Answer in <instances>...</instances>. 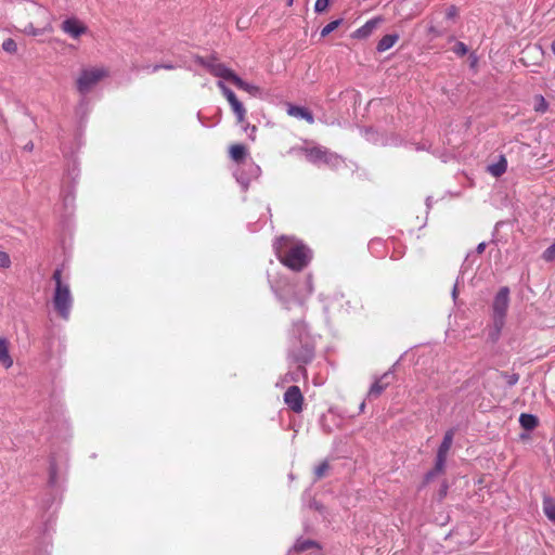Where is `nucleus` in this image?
<instances>
[{"instance_id":"1","label":"nucleus","mask_w":555,"mask_h":555,"mask_svg":"<svg viewBox=\"0 0 555 555\" xmlns=\"http://www.w3.org/2000/svg\"><path fill=\"white\" fill-rule=\"evenodd\" d=\"M280 261L294 271H300L310 261V250L299 241L282 236L274 243Z\"/></svg>"},{"instance_id":"2","label":"nucleus","mask_w":555,"mask_h":555,"mask_svg":"<svg viewBox=\"0 0 555 555\" xmlns=\"http://www.w3.org/2000/svg\"><path fill=\"white\" fill-rule=\"evenodd\" d=\"M52 279L55 282L53 294L54 308L64 320H67L73 306V296L69 284L62 281L61 269H56L54 271Z\"/></svg>"},{"instance_id":"3","label":"nucleus","mask_w":555,"mask_h":555,"mask_svg":"<svg viewBox=\"0 0 555 555\" xmlns=\"http://www.w3.org/2000/svg\"><path fill=\"white\" fill-rule=\"evenodd\" d=\"M302 151L306 155V158L314 165H327L330 167H337L341 163V159L337 154L328 151L323 146H307Z\"/></svg>"},{"instance_id":"4","label":"nucleus","mask_w":555,"mask_h":555,"mask_svg":"<svg viewBox=\"0 0 555 555\" xmlns=\"http://www.w3.org/2000/svg\"><path fill=\"white\" fill-rule=\"evenodd\" d=\"M108 76L105 67H90L81 70L77 79V89L80 93L89 92L98 82Z\"/></svg>"},{"instance_id":"5","label":"nucleus","mask_w":555,"mask_h":555,"mask_svg":"<svg viewBox=\"0 0 555 555\" xmlns=\"http://www.w3.org/2000/svg\"><path fill=\"white\" fill-rule=\"evenodd\" d=\"M509 289L502 287L494 297L492 310H493V323L498 331L504 325V319L508 309L509 304Z\"/></svg>"},{"instance_id":"6","label":"nucleus","mask_w":555,"mask_h":555,"mask_svg":"<svg viewBox=\"0 0 555 555\" xmlns=\"http://www.w3.org/2000/svg\"><path fill=\"white\" fill-rule=\"evenodd\" d=\"M33 8L36 10L37 13H39L46 17V22L42 23V27L41 26L35 27L33 24H28L24 28V33L27 35H30V36H38L43 33H51L53 30V28H52V24H51L50 13L47 11V9H44L43 7L37 5V4H33Z\"/></svg>"},{"instance_id":"7","label":"nucleus","mask_w":555,"mask_h":555,"mask_svg":"<svg viewBox=\"0 0 555 555\" xmlns=\"http://www.w3.org/2000/svg\"><path fill=\"white\" fill-rule=\"evenodd\" d=\"M61 28L73 39H78L88 31V27L76 17L65 20L62 23Z\"/></svg>"},{"instance_id":"8","label":"nucleus","mask_w":555,"mask_h":555,"mask_svg":"<svg viewBox=\"0 0 555 555\" xmlns=\"http://www.w3.org/2000/svg\"><path fill=\"white\" fill-rule=\"evenodd\" d=\"M207 69L216 77H220L225 80H230L233 83L237 79V75L222 63L217 62H203Z\"/></svg>"},{"instance_id":"9","label":"nucleus","mask_w":555,"mask_h":555,"mask_svg":"<svg viewBox=\"0 0 555 555\" xmlns=\"http://www.w3.org/2000/svg\"><path fill=\"white\" fill-rule=\"evenodd\" d=\"M284 401L294 412L302 410V395L297 386H291L284 393Z\"/></svg>"},{"instance_id":"10","label":"nucleus","mask_w":555,"mask_h":555,"mask_svg":"<svg viewBox=\"0 0 555 555\" xmlns=\"http://www.w3.org/2000/svg\"><path fill=\"white\" fill-rule=\"evenodd\" d=\"M243 166H245L248 170V173H249V177H245L244 176V172L243 171H240L236 173V177H237V181L244 186L246 188L249 183V180L253 179V178H258L259 175H260V167L258 165H256L254 162H246Z\"/></svg>"},{"instance_id":"11","label":"nucleus","mask_w":555,"mask_h":555,"mask_svg":"<svg viewBox=\"0 0 555 555\" xmlns=\"http://www.w3.org/2000/svg\"><path fill=\"white\" fill-rule=\"evenodd\" d=\"M229 154L232 160L237 164L244 165L248 151L243 144H233L230 146Z\"/></svg>"},{"instance_id":"12","label":"nucleus","mask_w":555,"mask_h":555,"mask_svg":"<svg viewBox=\"0 0 555 555\" xmlns=\"http://www.w3.org/2000/svg\"><path fill=\"white\" fill-rule=\"evenodd\" d=\"M9 340L0 337V364L5 369H10L13 365V359L9 352Z\"/></svg>"},{"instance_id":"13","label":"nucleus","mask_w":555,"mask_h":555,"mask_svg":"<svg viewBox=\"0 0 555 555\" xmlns=\"http://www.w3.org/2000/svg\"><path fill=\"white\" fill-rule=\"evenodd\" d=\"M288 115L307 120L309 124L314 122L312 114L301 106L289 105L287 108Z\"/></svg>"},{"instance_id":"14","label":"nucleus","mask_w":555,"mask_h":555,"mask_svg":"<svg viewBox=\"0 0 555 555\" xmlns=\"http://www.w3.org/2000/svg\"><path fill=\"white\" fill-rule=\"evenodd\" d=\"M382 22L380 17L372 18L367 21L362 27H360L356 31V36L359 38H364L371 35V33L377 27V25Z\"/></svg>"},{"instance_id":"15","label":"nucleus","mask_w":555,"mask_h":555,"mask_svg":"<svg viewBox=\"0 0 555 555\" xmlns=\"http://www.w3.org/2000/svg\"><path fill=\"white\" fill-rule=\"evenodd\" d=\"M507 168V162L504 156H500L499 160L494 164H491L487 167L489 173L493 177L498 178L502 176Z\"/></svg>"},{"instance_id":"16","label":"nucleus","mask_w":555,"mask_h":555,"mask_svg":"<svg viewBox=\"0 0 555 555\" xmlns=\"http://www.w3.org/2000/svg\"><path fill=\"white\" fill-rule=\"evenodd\" d=\"M390 373H385L379 379H377L370 388L369 396L377 397L388 386L389 382L385 380L389 377Z\"/></svg>"},{"instance_id":"17","label":"nucleus","mask_w":555,"mask_h":555,"mask_svg":"<svg viewBox=\"0 0 555 555\" xmlns=\"http://www.w3.org/2000/svg\"><path fill=\"white\" fill-rule=\"evenodd\" d=\"M233 113L236 115L237 122L243 125L245 122L246 109L244 105L236 99L229 103Z\"/></svg>"},{"instance_id":"18","label":"nucleus","mask_w":555,"mask_h":555,"mask_svg":"<svg viewBox=\"0 0 555 555\" xmlns=\"http://www.w3.org/2000/svg\"><path fill=\"white\" fill-rule=\"evenodd\" d=\"M453 430H448L443 437V440L438 449V453L440 455L448 456V453L451 449L452 442H453Z\"/></svg>"},{"instance_id":"19","label":"nucleus","mask_w":555,"mask_h":555,"mask_svg":"<svg viewBox=\"0 0 555 555\" xmlns=\"http://www.w3.org/2000/svg\"><path fill=\"white\" fill-rule=\"evenodd\" d=\"M398 36L397 35H386L384 36L378 44H377V50L379 52H385L387 50H389L390 48H392L395 46V43L397 42L398 40Z\"/></svg>"},{"instance_id":"20","label":"nucleus","mask_w":555,"mask_h":555,"mask_svg":"<svg viewBox=\"0 0 555 555\" xmlns=\"http://www.w3.org/2000/svg\"><path fill=\"white\" fill-rule=\"evenodd\" d=\"M519 423H520L522 428H525L527 430H531V429L537 427L538 418L534 415H532V414L522 413L519 416Z\"/></svg>"},{"instance_id":"21","label":"nucleus","mask_w":555,"mask_h":555,"mask_svg":"<svg viewBox=\"0 0 555 555\" xmlns=\"http://www.w3.org/2000/svg\"><path fill=\"white\" fill-rule=\"evenodd\" d=\"M234 85L237 88L248 92L251 95H258L260 93V89L257 86L247 83L243 79H241L240 77H237V79H235Z\"/></svg>"},{"instance_id":"22","label":"nucleus","mask_w":555,"mask_h":555,"mask_svg":"<svg viewBox=\"0 0 555 555\" xmlns=\"http://www.w3.org/2000/svg\"><path fill=\"white\" fill-rule=\"evenodd\" d=\"M543 511L550 520L555 521V500L545 498L543 501Z\"/></svg>"},{"instance_id":"23","label":"nucleus","mask_w":555,"mask_h":555,"mask_svg":"<svg viewBox=\"0 0 555 555\" xmlns=\"http://www.w3.org/2000/svg\"><path fill=\"white\" fill-rule=\"evenodd\" d=\"M446 461H447V456L446 455L437 454L435 470L428 474V478L434 476V474H436V473L437 474L441 473L443 470V468H444Z\"/></svg>"},{"instance_id":"24","label":"nucleus","mask_w":555,"mask_h":555,"mask_svg":"<svg viewBox=\"0 0 555 555\" xmlns=\"http://www.w3.org/2000/svg\"><path fill=\"white\" fill-rule=\"evenodd\" d=\"M341 24V20H335L325 25L321 30V36L326 37Z\"/></svg>"},{"instance_id":"25","label":"nucleus","mask_w":555,"mask_h":555,"mask_svg":"<svg viewBox=\"0 0 555 555\" xmlns=\"http://www.w3.org/2000/svg\"><path fill=\"white\" fill-rule=\"evenodd\" d=\"M217 86L218 88L221 90L222 94L225 96V99L228 100V102L230 103L231 101H233L234 99H236V95L234 94V92L232 90H230L224 83L223 81H218L217 82Z\"/></svg>"},{"instance_id":"26","label":"nucleus","mask_w":555,"mask_h":555,"mask_svg":"<svg viewBox=\"0 0 555 555\" xmlns=\"http://www.w3.org/2000/svg\"><path fill=\"white\" fill-rule=\"evenodd\" d=\"M547 108V104L545 99L542 95H537L534 98V109L540 113H544Z\"/></svg>"},{"instance_id":"27","label":"nucleus","mask_w":555,"mask_h":555,"mask_svg":"<svg viewBox=\"0 0 555 555\" xmlns=\"http://www.w3.org/2000/svg\"><path fill=\"white\" fill-rule=\"evenodd\" d=\"M2 49L8 53H15L17 50V46L13 39L8 38L7 40L3 41Z\"/></svg>"},{"instance_id":"28","label":"nucleus","mask_w":555,"mask_h":555,"mask_svg":"<svg viewBox=\"0 0 555 555\" xmlns=\"http://www.w3.org/2000/svg\"><path fill=\"white\" fill-rule=\"evenodd\" d=\"M328 468L330 466L326 462H323L320 465H318L314 469V475L317 479H321L322 477H324Z\"/></svg>"},{"instance_id":"29","label":"nucleus","mask_w":555,"mask_h":555,"mask_svg":"<svg viewBox=\"0 0 555 555\" xmlns=\"http://www.w3.org/2000/svg\"><path fill=\"white\" fill-rule=\"evenodd\" d=\"M542 258L545 261H552L555 259V242L543 251Z\"/></svg>"},{"instance_id":"30","label":"nucleus","mask_w":555,"mask_h":555,"mask_svg":"<svg viewBox=\"0 0 555 555\" xmlns=\"http://www.w3.org/2000/svg\"><path fill=\"white\" fill-rule=\"evenodd\" d=\"M452 50L454 53H456L459 55H465L468 51L466 44L463 42H460V41L454 44Z\"/></svg>"},{"instance_id":"31","label":"nucleus","mask_w":555,"mask_h":555,"mask_svg":"<svg viewBox=\"0 0 555 555\" xmlns=\"http://www.w3.org/2000/svg\"><path fill=\"white\" fill-rule=\"evenodd\" d=\"M330 0H317L314 4L315 12H324L328 7Z\"/></svg>"},{"instance_id":"32","label":"nucleus","mask_w":555,"mask_h":555,"mask_svg":"<svg viewBox=\"0 0 555 555\" xmlns=\"http://www.w3.org/2000/svg\"><path fill=\"white\" fill-rule=\"evenodd\" d=\"M11 264L10 256L5 251H0V267L9 268Z\"/></svg>"},{"instance_id":"33","label":"nucleus","mask_w":555,"mask_h":555,"mask_svg":"<svg viewBox=\"0 0 555 555\" xmlns=\"http://www.w3.org/2000/svg\"><path fill=\"white\" fill-rule=\"evenodd\" d=\"M243 129H244L245 131H248V132H249V133H248L249 139H250L251 141H255V139H256V132H257V127H256V126H254V125L251 126V125H249V124H246V125L243 127Z\"/></svg>"},{"instance_id":"34","label":"nucleus","mask_w":555,"mask_h":555,"mask_svg":"<svg viewBox=\"0 0 555 555\" xmlns=\"http://www.w3.org/2000/svg\"><path fill=\"white\" fill-rule=\"evenodd\" d=\"M311 545H313V542L310 541V540H306V541H298L296 544H295V550L296 551H305L307 548H309Z\"/></svg>"},{"instance_id":"35","label":"nucleus","mask_w":555,"mask_h":555,"mask_svg":"<svg viewBox=\"0 0 555 555\" xmlns=\"http://www.w3.org/2000/svg\"><path fill=\"white\" fill-rule=\"evenodd\" d=\"M34 13L38 16L37 24L42 27V23L46 22V17L39 13L36 12V10L33 8Z\"/></svg>"},{"instance_id":"36","label":"nucleus","mask_w":555,"mask_h":555,"mask_svg":"<svg viewBox=\"0 0 555 555\" xmlns=\"http://www.w3.org/2000/svg\"><path fill=\"white\" fill-rule=\"evenodd\" d=\"M159 68H166V69H172L173 66L171 64H166V65H155L153 67V72H156L158 70Z\"/></svg>"},{"instance_id":"37","label":"nucleus","mask_w":555,"mask_h":555,"mask_svg":"<svg viewBox=\"0 0 555 555\" xmlns=\"http://www.w3.org/2000/svg\"><path fill=\"white\" fill-rule=\"evenodd\" d=\"M306 286H307V293H308V294H311V293H312V291H313V287H312V282H311V279H310V278H307Z\"/></svg>"},{"instance_id":"38","label":"nucleus","mask_w":555,"mask_h":555,"mask_svg":"<svg viewBox=\"0 0 555 555\" xmlns=\"http://www.w3.org/2000/svg\"><path fill=\"white\" fill-rule=\"evenodd\" d=\"M518 380V376L517 375H512L508 379V384L509 385H515Z\"/></svg>"},{"instance_id":"39","label":"nucleus","mask_w":555,"mask_h":555,"mask_svg":"<svg viewBox=\"0 0 555 555\" xmlns=\"http://www.w3.org/2000/svg\"><path fill=\"white\" fill-rule=\"evenodd\" d=\"M457 294H459L457 284H455L454 287H453V291H452V297H453L454 300L456 299Z\"/></svg>"},{"instance_id":"40","label":"nucleus","mask_w":555,"mask_h":555,"mask_svg":"<svg viewBox=\"0 0 555 555\" xmlns=\"http://www.w3.org/2000/svg\"><path fill=\"white\" fill-rule=\"evenodd\" d=\"M486 248V244L485 243H480L478 246H477V251L479 254H481Z\"/></svg>"},{"instance_id":"41","label":"nucleus","mask_w":555,"mask_h":555,"mask_svg":"<svg viewBox=\"0 0 555 555\" xmlns=\"http://www.w3.org/2000/svg\"><path fill=\"white\" fill-rule=\"evenodd\" d=\"M551 48H552L553 53L555 54V40L552 42Z\"/></svg>"},{"instance_id":"42","label":"nucleus","mask_w":555,"mask_h":555,"mask_svg":"<svg viewBox=\"0 0 555 555\" xmlns=\"http://www.w3.org/2000/svg\"><path fill=\"white\" fill-rule=\"evenodd\" d=\"M294 0H287V4L292 5Z\"/></svg>"},{"instance_id":"43","label":"nucleus","mask_w":555,"mask_h":555,"mask_svg":"<svg viewBox=\"0 0 555 555\" xmlns=\"http://www.w3.org/2000/svg\"><path fill=\"white\" fill-rule=\"evenodd\" d=\"M475 63H476V59H474V60L472 61V66H474V65H475Z\"/></svg>"}]
</instances>
